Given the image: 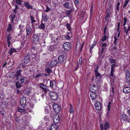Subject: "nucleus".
Masks as SVG:
<instances>
[{
    "instance_id": "obj_32",
    "label": "nucleus",
    "mask_w": 130,
    "mask_h": 130,
    "mask_svg": "<svg viewBox=\"0 0 130 130\" xmlns=\"http://www.w3.org/2000/svg\"><path fill=\"white\" fill-rule=\"evenodd\" d=\"M9 17L10 18L11 21L13 22V19L15 17V15L14 14H12Z\"/></svg>"
},
{
    "instance_id": "obj_31",
    "label": "nucleus",
    "mask_w": 130,
    "mask_h": 130,
    "mask_svg": "<svg viewBox=\"0 0 130 130\" xmlns=\"http://www.w3.org/2000/svg\"><path fill=\"white\" fill-rule=\"evenodd\" d=\"M109 61H110V63H116V60L113 59L112 58H110L109 59Z\"/></svg>"
},
{
    "instance_id": "obj_4",
    "label": "nucleus",
    "mask_w": 130,
    "mask_h": 130,
    "mask_svg": "<svg viewBox=\"0 0 130 130\" xmlns=\"http://www.w3.org/2000/svg\"><path fill=\"white\" fill-rule=\"evenodd\" d=\"M63 47L65 51H68L70 50L71 46L69 42H66L64 44Z\"/></svg>"
},
{
    "instance_id": "obj_36",
    "label": "nucleus",
    "mask_w": 130,
    "mask_h": 130,
    "mask_svg": "<svg viewBox=\"0 0 130 130\" xmlns=\"http://www.w3.org/2000/svg\"><path fill=\"white\" fill-rule=\"evenodd\" d=\"M55 82L52 80L50 81V87L52 88H53V86L54 85Z\"/></svg>"
},
{
    "instance_id": "obj_61",
    "label": "nucleus",
    "mask_w": 130,
    "mask_h": 130,
    "mask_svg": "<svg viewBox=\"0 0 130 130\" xmlns=\"http://www.w3.org/2000/svg\"><path fill=\"white\" fill-rule=\"evenodd\" d=\"M118 39L116 38V37H114V41L113 42V43L115 44H116V42L117 40H118Z\"/></svg>"
},
{
    "instance_id": "obj_56",
    "label": "nucleus",
    "mask_w": 130,
    "mask_h": 130,
    "mask_svg": "<svg viewBox=\"0 0 130 130\" xmlns=\"http://www.w3.org/2000/svg\"><path fill=\"white\" fill-rule=\"evenodd\" d=\"M125 36H128V39H130V31H128V33L126 34L125 33Z\"/></svg>"
},
{
    "instance_id": "obj_44",
    "label": "nucleus",
    "mask_w": 130,
    "mask_h": 130,
    "mask_svg": "<svg viewBox=\"0 0 130 130\" xmlns=\"http://www.w3.org/2000/svg\"><path fill=\"white\" fill-rule=\"evenodd\" d=\"M59 117H58V118H57L55 120H53V121L54 122V123H58L59 122Z\"/></svg>"
},
{
    "instance_id": "obj_19",
    "label": "nucleus",
    "mask_w": 130,
    "mask_h": 130,
    "mask_svg": "<svg viewBox=\"0 0 130 130\" xmlns=\"http://www.w3.org/2000/svg\"><path fill=\"white\" fill-rule=\"evenodd\" d=\"M7 42L8 44V46L9 47L10 46L11 43V36L10 34H7Z\"/></svg>"
},
{
    "instance_id": "obj_26",
    "label": "nucleus",
    "mask_w": 130,
    "mask_h": 130,
    "mask_svg": "<svg viewBox=\"0 0 130 130\" xmlns=\"http://www.w3.org/2000/svg\"><path fill=\"white\" fill-rule=\"evenodd\" d=\"M41 24L39 26V28L42 30H44L45 28V25L43 23L42 20L41 21Z\"/></svg>"
},
{
    "instance_id": "obj_35",
    "label": "nucleus",
    "mask_w": 130,
    "mask_h": 130,
    "mask_svg": "<svg viewBox=\"0 0 130 130\" xmlns=\"http://www.w3.org/2000/svg\"><path fill=\"white\" fill-rule=\"evenodd\" d=\"M18 111L22 114L24 113H25V109H21L19 108L18 109Z\"/></svg>"
},
{
    "instance_id": "obj_27",
    "label": "nucleus",
    "mask_w": 130,
    "mask_h": 130,
    "mask_svg": "<svg viewBox=\"0 0 130 130\" xmlns=\"http://www.w3.org/2000/svg\"><path fill=\"white\" fill-rule=\"evenodd\" d=\"M30 18L31 21L32 25L33 26L34 23L36 22V21L35 20L34 18L31 15L30 16Z\"/></svg>"
},
{
    "instance_id": "obj_11",
    "label": "nucleus",
    "mask_w": 130,
    "mask_h": 130,
    "mask_svg": "<svg viewBox=\"0 0 130 130\" xmlns=\"http://www.w3.org/2000/svg\"><path fill=\"white\" fill-rule=\"evenodd\" d=\"M20 103L21 106H22L23 108L25 107L26 103V100L25 97H23L21 98Z\"/></svg>"
},
{
    "instance_id": "obj_47",
    "label": "nucleus",
    "mask_w": 130,
    "mask_h": 130,
    "mask_svg": "<svg viewBox=\"0 0 130 130\" xmlns=\"http://www.w3.org/2000/svg\"><path fill=\"white\" fill-rule=\"evenodd\" d=\"M50 10V8L48 6H46V9L45 10V11L47 12H48Z\"/></svg>"
},
{
    "instance_id": "obj_64",
    "label": "nucleus",
    "mask_w": 130,
    "mask_h": 130,
    "mask_svg": "<svg viewBox=\"0 0 130 130\" xmlns=\"http://www.w3.org/2000/svg\"><path fill=\"white\" fill-rule=\"evenodd\" d=\"M4 110H1V111H0V113H1V115H2V116H4Z\"/></svg>"
},
{
    "instance_id": "obj_58",
    "label": "nucleus",
    "mask_w": 130,
    "mask_h": 130,
    "mask_svg": "<svg viewBox=\"0 0 130 130\" xmlns=\"http://www.w3.org/2000/svg\"><path fill=\"white\" fill-rule=\"evenodd\" d=\"M46 70L47 71V72L48 73H51V71L49 68H47Z\"/></svg>"
},
{
    "instance_id": "obj_20",
    "label": "nucleus",
    "mask_w": 130,
    "mask_h": 130,
    "mask_svg": "<svg viewBox=\"0 0 130 130\" xmlns=\"http://www.w3.org/2000/svg\"><path fill=\"white\" fill-rule=\"evenodd\" d=\"M113 81L112 83H111V89L110 90V95L111 96H113L114 95V86L113 85Z\"/></svg>"
},
{
    "instance_id": "obj_60",
    "label": "nucleus",
    "mask_w": 130,
    "mask_h": 130,
    "mask_svg": "<svg viewBox=\"0 0 130 130\" xmlns=\"http://www.w3.org/2000/svg\"><path fill=\"white\" fill-rule=\"evenodd\" d=\"M79 62L80 64L81 65L82 64V59L80 58L79 59Z\"/></svg>"
},
{
    "instance_id": "obj_38",
    "label": "nucleus",
    "mask_w": 130,
    "mask_h": 130,
    "mask_svg": "<svg viewBox=\"0 0 130 130\" xmlns=\"http://www.w3.org/2000/svg\"><path fill=\"white\" fill-rule=\"evenodd\" d=\"M94 72L96 76V78L95 79L96 80V79L97 77H100L101 75L98 72V71H95V72Z\"/></svg>"
},
{
    "instance_id": "obj_29",
    "label": "nucleus",
    "mask_w": 130,
    "mask_h": 130,
    "mask_svg": "<svg viewBox=\"0 0 130 130\" xmlns=\"http://www.w3.org/2000/svg\"><path fill=\"white\" fill-rule=\"evenodd\" d=\"M129 1L128 0H124V5L123 6V8H125L126 7Z\"/></svg>"
},
{
    "instance_id": "obj_62",
    "label": "nucleus",
    "mask_w": 130,
    "mask_h": 130,
    "mask_svg": "<svg viewBox=\"0 0 130 130\" xmlns=\"http://www.w3.org/2000/svg\"><path fill=\"white\" fill-rule=\"evenodd\" d=\"M65 38L66 39L69 40L70 39V37L68 35H67Z\"/></svg>"
},
{
    "instance_id": "obj_9",
    "label": "nucleus",
    "mask_w": 130,
    "mask_h": 130,
    "mask_svg": "<svg viewBox=\"0 0 130 130\" xmlns=\"http://www.w3.org/2000/svg\"><path fill=\"white\" fill-rule=\"evenodd\" d=\"M53 109L56 112H59L60 110V108L59 105L56 103H54L53 105Z\"/></svg>"
},
{
    "instance_id": "obj_45",
    "label": "nucleus",
    "mask_w": 130,
    "mask_h": 130,
    "mask_svg": "<svg viewBox=\"0 0 130 130\" xmlns=\"http://www.w3.org/2000/svg\"><path fill=\"white\" fill-rule=\"evenodd\" d=\"M112 103L110 102H109L107 106V110L108 111H109L110 109L111 105Z\"/></svg>"
},
{
    "instance_id": "obj_46",
    "label": "nucleus",
    "mask_w": 130,
    "mask_h": 130,
    "mask_svg": "<svg viewBox=\"0 0 130 130\" xmlns=\"http://www.w3.org/2000/svg\"><path fill=\"white\" fill-rule=\"evenodd\" d=\"M94 67L95 70H94V71L95 72V71H98L99 68V67L98 65H95L94 66Z\"/></svg>"
},
{
    "instance_id": "obj_40",
    "label": "nucleus",
    "mask_w": 130,
    "mask_h": 130,
    "mask_svg": "<svg viewBox=\"0 0 130 130\" xmlns=\"http://www.w3.org/2000/svg\"><path fill=\"white\" fill-rule=\"evenodd\" d=\"M59 117V115L57 114V113H56L53 116V121L55 120L57 118H58V117Z\"/></svg>"
},
{
    "instance_id": "obj_6",
    "label": "nucleus",
    "mask_w": 130,
    "mask_h": 130,
    "mask_svg": "<svg viewBox=\"0 0 130 130\" xmlns=\"http://www.w3.org/2000/svg\"><path fill=\"white\" fill-rule=\"evenodd\" d=\"M116 66V65L114 63L112 64L111 65V69L110 73V75L113 78V79H116V77L114 75L113 72L114 70H115L114 68Z\"/></svg>"
},
{
    "instance_id": "obj_2",
    "label": "nucleus",
    "mask_w": 130,
    "mask_h": 130,
    "mask_svg": "<svg viewBox=\"0 0 130 130\" xmlns=\"http://www.w3.org/2000/svg\"><path fill=\"white\" fill-rule=\"evenodd\" d=\"M40 87L42 90L44 91L45 93H46L47 92L49 91L48 89L49 87L46 86V84H44L43 83H40L39 84Z\"/></svg>"
},
{
    "instance_id": "obj_21",
    "label": "nucleus",
    "mask_w": 130,
    "mask_h": 130,
    "mask_svg": "<svg viewBox=\"0 0 130 130\" xmlns=\"http://www.w3.org/2000/svg\"><path fill=\"white\" fill-rule=\"evenodd\" d=\"M19 49L18 48L16 49L13 48H11L9 51L10 55H12L13 52H19Z\"/></svg>"
},
{
    "instance_id": "obj_59",
    "label": "nucleus",
    "mask_w": 130,
    "mask_h": 130,
    "mask_svg": "<svg viewBox=\"0 0 130 130\" xmlns=\"http://www.w3.org/2000/svg\"><path fill=\"white\" fill-rule=\"evenodd\" d=\"M4 98V96L3 95L0 94V100H2Z\"/></svg>"
},
{
    "instance_id": "obj_16",
    "label": "nucleus",
    "mask_w": 130,
    "mask_h": 130,
    "mask_svg": "<svg viewBox=\"0 0 130 130\" xmlns=\"http://www.w3.org/2000/svg\"><path fill=\"white\" fill-rule=\"evenodd\" d=\"M23 3L24 4V5L26 7V8L27 9H32V6L29 4L28 2L25 1H24L23 2Z\"/></svg>"
},
{
    "instance_id": "obj_33",
    "label": "nucleus",
    "mask_w": 130,
    "mask_h": 130,
    "mask_svg": "<svg viewBox=\"0 0 130 130\" xmlns=\"http://www.w3.org/2000/svg\"><path fill=\"white\" fill-rule=\"evenodd\" d=\"M13 64V60L12 59H10L9 61L7 63V64L9 65L11 67L12 66Z\"/></svg>"
},
{
    "instance_id": "obj_55",
    "label": "nucleus",
    "mask_w": 130,
    "mask_h": 130,
    "mask_svg": "<svg viewBox=\"0 0 130 130\" xmlns=\"http://www.w3.org/2000/svg\"><path fill=\"white\" fill-rule=\"evenodd\" d=\"M44 120L46 121H47L49 120V118L48 116H46L44 117Z\"/></svg>"
},
{
    "instance_id": "obj_37",
    "label": "nucleus",
    "mask_w": 130,
    "mask_h": 130,
    "mask_svg": "<svg viewBox=\"0 0 130 130\" xmlns=\"http://www.w3.org/2000/svg\"><path fill=\"white\" fill-rule=\"evenodd\" d=\"M21 83H20L18 82H17L15 83V86L16 88L18 89L20 88L21 86Z\"/></svg>"
},
{
    "instance_id": "obj_7",
    "label": "nucleus",
    "mask_w": 130,
    "mask_h": 130,
    "mask_svg": "<svg viewBox=\"0 0 130 130\" xmlns=\"http://www.w3.org/2000/svg\"><path fill=\"white\" fill-rule=\"evenodd\" d=\"M49 94L54 100L56 101L57 99L58 95L57 93L54 92H51L49 93Z\"/></svg>"
},
{
    "instance_id": "obj_5",
    "label": "nucleus",
    "mask_w": 130,
    "mask_h": 130,
    "mask_svg": "<svg viewBox=\"0 0 130 130\" xmlns=\"http://www.w3.org/2000/svg\"><path fill=\"white\" fill-rule=\"evenodd\" d=\"M40 35L36 34H33L32 35L33 42L35 43H37L39 40Z\"/></svg>"
},
{
    "instance_id": "obj_42",
    "label": "nucleus",
    "mask_w": 130,
    "mask_h": 130,
    "mask_svg": "<svg viewBox=\"0 0 130 130\" xmlns=\"http://www.w3.org/2000/svg\"><path fill=\"white\" fill-rule=\"evenodd\" d=\"M64 6L66 8H69V3L68 2L66 3L64 5Z\"/></svg>"
},
{
    "instance_id": "obj_54",
    "label": "nucleus",
    "mask_w": 130,
    "mask_h": 130,
    "mask_svg": "<svg viewBox=\"0 0 130 130\" xmlns=\"http://www.w3.org/2000/svg\"><path fill=\"white\" fill-rule=\"evenodd\" d=\"M110 14L109 13H108L105 18V20H107L108 18L109 17Z\"/></svg>"
},
{
    "instance_id": "obj_14",
    "label": "nucleus",
    "mask_w": 130,
    "mask_h": 130,
    "mask_svg": "<svg viewBox=\"0 0 130 130\" xmlns=\"http://www.w3.org/2000/svg\"><path fill=\"white\" fill-rule=\"evenodd\" d=\"M126 78L127 82L130 83V74L129 71L128 70L126 71Z\"/></svg>"
},
{
    "instance_id": "obj_3",
    "label": "nucleus",
    "mask_w": 130,
    "mask_h": 130,
    "mask_svg": "<svg viewBox=\"0 0 130 130\" xmlns=\"http://www.w3.org/2000/svg\"><path fill=\"white\" fill-rule=\"evenodd\" d=\"M121 121L122 122V121H126L129 122L130 119L128 118L127 115L123 113V114L121 115Z\"/></svg>"
},
{
    "instance_id": "obj_48",
    "label": "nucleus",
    "mask_w": 130,
    "mask_h": 130,
    "mask_svg": "<svg viewBox=\"0 0 130 130\" xmlns=\"http://www.w3.org/2000/svg\"><path fill=\"white\" fill-rule=\"evenodd\" d=\"M72 11V10L71 9H69L67 10L66 11V14L67 15H70Z\"/></svg>"
},
{
    "instance_id": "obj_43",
    "label": "nucleus",
    "mask_w": 130,
    "mask_h": 130,
    "mask_svg": "<svg viewBox=\"0 0 130 130\" xmlns=\"http://www.w3.org/2000/svg\"><path fill=\"white\" fill-rule=\"evenodd\" d=\"M66 26L67 29L69 31H70L71 30V27L70 24L69 23H67L66 24Z\"/></svg>"
},
{
    "instance_id": "obj_18",
    "label": "nucleus",
    "mask_w": 130,
    "mask_h": 130,
    "mask_svg": "<svg viewBox=\"0 0 130 130\" xmlns=\"http://www.w3.org/2000/svg\"><path fill=\"white\" fill-rule=\"evenodd\" d=\"M123 91L125 93H128L130 92V87L125 86L123 88Z\"/></svg>"
},
{
    "instance_id": "obj_49",
    "label": "nucleus",
    "mask_w": 130,
    "mask_h": 130,
    "mask_svg": "<svg viewBox=\"0 0 130 130\" xmlns=\"http://www.w3.org/2000/svg\"><path fill=\"white\" fill-rule=\"evenodd\" d=\"M42 76V74L41 73L35 76V78H37L39 77H41Z\"/></svg>"
},
{
    "instance_id": "obj_63",
    "label": "nucleus",
    "mask_w": 130,
    "mask_h": 130,
    "mask_svg": "<svg viewBox=\"0 0 130 130\" xmlns=\"http://www.w3.org/2000/svg\"><path fill=\"white\" fill-rule=\"evenodd\" d=\"M104 49H105L102 48V50L101 52L100 53V54L101 55V54H103V52H104Z\"/></svg>"
},
{
    "instance_id": "obj_51",
    "label": "nucleus",
    "mask_w": 130,
    "mask_h": 130,
    "mask_svg": "<svg viewBox=\"0 0 130 130\" xmlns=\"http://www.w3.org/2000/svg\"><path fill=\"white\" fill-rule=\"evenodd\" d=\"M95 45V44H93L90 46V51L91 53V52L92 51V49L94 47Z\"/></svg>"
},
{
    "instance_id": "obj_1",
    "label": "nucleus",
    "mask_w": 130,
    "mask_h": 130,
    "mask_svg": "<svg viewBox=\"0 0 130 130\" xmlns=\"http://www.w3.org/2000/svg\"><path fill=\"white\" fill-rule=\"evenodd\" d=\"M26 39H29L30 38L32 35V29L30 26H27L26 28Z\"/></svg>"
},
{
    "instance_id": "obj_10",
    "label": "nucleus",
    "mask_w": 130,
    "mask_h": 130,
    "mask_svg": "<svg viewBox=\"0 0 130 130\" xmlns=\"http://www.w3.org/2000/svg\"><path fill=\"white\" fill-rule=\"evenodd\" d=\"M65 60V58L63 55H60L58 57V61H57L58 62V64H61Z\"/></svg>"
},
{
    "instance_id": "obj_30",
    "label": "nucleus",
    "mask_w": 130,
    "mask_h": 130,
    "mask_svg": "<svg viewBox=\"0 0 130 130\" xmlns=\"http://www.w3.org/2000/svg\"><path fill=\"white\" fill-rule=\"evenodd\" d=\"M93 5L92 3H91L90 9V17H91V15L92 14Z\"/></svg>"
},
{
    "instance_id": "obj_24",
    "label": "nucleus",
    "mask_w": 130,
    "mask_h": 130,
    "mask_svg": "<svg viewBox=\"0 0 130 130\" xmlns=\"http://www.w3.org/2000/svg\"><path fill=\"white\" fill-rule=\"evenodd\" d=\"M30 60V58L29 56H27L25 57L24 59V62L25 64H27L29 62Z\"/></svg>"
},
{
    "instance_id": "obj_41",
    "label": "nucleus",
    "mask_w": 130,
    "mask_h": 130,
    "mask_svg": "<svg viewBox=\"0 0 130 130\" xmlns=\"http://www.w3.org/2000/svg\"><path fill=\"white\" fill-rule=\"evenodd\" d=\"M12 28V26L11 24H9L8 25V27L7 29V31H9L11 30Z\"/></svg>"
},
{
    "instance_id": "obj_39",
    "label": "nucleus",
    "mask_w": 130,
    "mask_h": 130,
    "mask_svg": "<svg viewBox=\"0 0 130 130\" xmlns=\"http://www.w3.org/2000/svg\"><path fill=\"white\" fill-rule=\"evenodd\" d=\"M70 107L69 109V111L70 113H72L74 111L73 107L71 104H70Z\"/></svg>"
},
{
    "instance_id": "obj_28",
    "label": "nucleus",
    "mask_w": 130,
    "mask_h": 130,
    "mask_svg": "<svg viewBox=\"0 0 130 130\" xmlns=\"http://www.w3.org/2000/svg\"><path fill=\"white\" fill-rule=\"evenodd\" d=\"M15 2L17 4L21 6L22 5L23 0H15Z\"/></svg>"
},
{
    "instance_id": "obj_22",
    "label": "nucleus",
    "mask_w": 130,
    "mask_h": 130,
    "mask_svg": "<svg viewBox=\"0 0 130 130\" xmlns=\"http://www.w3.org/2000/svg\"><path fill=\"white\" fill-rule=\"evenodd\" d=\"M21 70H19L17 71L15 74V76L16 78H18L17 79V80H19V78H18L19 76H20L21 75Z\"/></svg>"
},
{
    "instance_id": "obj_57",
    "label": "nucleus",
    "mask_w": 130,
    "mask_h": 130,
    "mask_svg": "<svg viewBox=\"0 0 130 130\" xmlns=\"http://www.w3.org/2000/svg\"><path fill=\"white\" fill-rule=\"evenodd\" d=\"M75 3L76 5H78L79 4V1L78 0H75Z\"/></svg>"
},
{
    "instance_id": "obj_12",
    "label": "nucleus",
    "mask_w": 130,
    "mask_h": 130,
    "mask_svg": "<svg viewBox=\"0 0 130 130\" xmlns=\"http://www.w3.org/2000/svg\"><path fill=\"white\" fill-rule=\"evenodd\" d=\"M89 88L91 92H95L98 89L97 86L95 84H94L93 85H90L89 86Z\"/></svg>"
},
{
    "instance_id": "obj_8",
    "label": "nucleus",
    "mask_w": 130,
    "mask_h": 130,
    "mask_svg": "<svg viewBox=\"0 0 130 130\" xmlns=\"http://www.w3.org/2000/svg\"><path fill=\"white\" fill-rule=\"evenodd\" d=\"M58 64L57 60L54 59L51 60L48 62V65L50 67H53Z\"/></svg>"
},
{
    "instance_id": "obj_23",
    "label": "nucleus",
    "mask_w": 130,
    "mask_h": 130,
    "mask_svg": "<svg viewBox=\"0 0 130 130\" xmlns=\"http://www.w3.org/2000/svg\"><path fill=\"white\" fill-rule=\"evenodd\" d=\"M42 19L44 21H46L47 20L48 16L44 12H43L42 14Z\"/></svg>"
},
{
    "instance_id": "obj_13",
    "label": "nucleus",
    "mask_w": 130,
    "mask_h": 130,
    "mask_svg": "<svg viewBox=\"0 0 130 130\" xmlns=\"http://www.w3.org/2000/svg\"><path fill=\"white\" fill-rule=\"evenodd\" d=\"M96 109L98 111H99L101 108V105L100 103L99 102H96L95 104Z\"/></svg>"
},
{
    "instance_id": "obj_53",
    "label": "nucleus",
    "mask_w": 130,
    "mask_h": 130,
    "mask_svg": "<svg viewBox=\"0 0 130 130\" xmlns=\"http://www.w3.org/2000/svg\"><path fill=\"white\" fill-rule=\"evenodd\" d=\"M106 45H107V44L105 43H102L101 44V45L102 46V48H104V49H105Z\"/></svg>"
},
{
    "instance_id": "obj_17",
    "label": "nucleus",
    "mask_w": 130,
    "mask_h": 130,
    "mask_svg": "<svg viewBox=\"0 0 130 130\" xmlns=\"http://www.w3.org/2000/svg\"><path fill=\"white\" fill-rule=\"evenodd\" d=\"M90 96L92 100L95 99L96 98V94L95 92H91L90 93Z\"/></svg>"
},
{
    "instance_id": "obj_15",
    "label": "nucleus",
    "mask_w": 130,
    "mask_h": 130,
    "mask_svg": "<svg viewBox=\"0 0 130 130\" xmlns=\"http://www.w3.org/2000/svg\"><path fill=\"white\" fill-rule=\"evenodd\" d=\"M109 124L107 123H106L105 124L104 126V128L103 125L102 124L100 126V130H103L104 129L105 130H107L109 128Z\"/></svg>"
},
{
    "instance_id": "obj_52",
    "label": "nucleus",
    "mask_w": 130,
    "mask_h": 130,
    "mask_svg": "<svg viewBox=\"0 0 130 130\" xmlns=\"http://www.w3.org/2000/svg\"><path fill=\"white\" fill-rule=\"evenodd\" d=\"M107 38V37L106 35H104V37H103L101 39L102 41H104L106 40Z\"/></svg>"
},
{
    "instance_id": "obj_34",
    "label": "nucleus",
    "mask_w": 130,
    "mask_h": 130,
    "mask_svg": "<svg viewBox=\"0 0 130 130\" xmlns=\"http://www.w3.org/2000/svg\"><path fill=\"white\" fill-rule=\"evenodd\" d=\"M117 3L116 5V7L117 8V10H119V6L120 4V2L119 0H117Z\"/></svg>"
},
{
    "instance_id": "obj_50",
    "label": "nucleus",
    "mask_w": 130,
    "mask_h": 130,
    "mask_svg": "<svg viewBox=\"0 0 130 130\" xmlns=\"http://www.w3.org/2000/svg\"><path fill=\"white\" fill-rule=\"evenodd\" d=\"M25 78L24 77H22L20 79V81L21 82V84H22L24 83V81Z\"/></svg>"
},
{
    "instance_id": "obj_25",
    "label": "nucleus",
    "mask_w": 130,
    "mask_h": 130,
    "mask_svg": "<svg viewBox=\"0 0 130 130\" xmlns=\"http://www.w3.org/2000/svg\"><path fill=\"white\" fill-rule=\"evenodd\" d=\"M51 130H57V126L55 124H53L50 127Z\"/></svg>"
}]
</instances>
